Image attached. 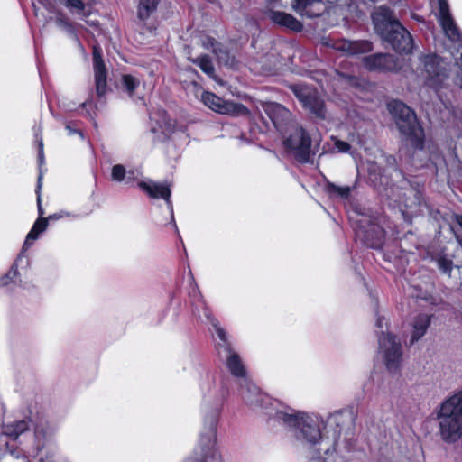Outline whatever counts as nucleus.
<instances>
[{
	"label": "nucleus",
	"instance_id": "nucleus-5",
	"mask_svg": "<svg viewBox=\"0 0 462 462\" xmlns=\"http://www.w3.org/2000/svg\"><path fill=\"white\" fill-rule=\"evenodd\" d=\"M282 144L288 154L300 164L312 163L316 155L315 147L309 133L298 124H291L290 129L282 134Z\"/></svg>",
	"mask_w": 462,
	"mask_h": 462
},
{
	"label": "nucleus",
	"instance_id": "nucleus-45",
	"mask_svg": "<svg viewBox=\"0 0 462 462\" xmlns=\"http://www.w3.org/2000/svg\"><path fill=\"white\" fill-rule=\"evenodd\" d=\"M184 462H202V447L198 446L195 448L193 455L187 457Z\"/></svg>",
	"mask_w": 462,
	"mask_h": 462
},
{
	"label": "nucleus",
	"instance_id": "nucleus-19",
	"mask_svg": "<svg viewBox=\"0 0 462 462\" xmlns=\"http://www.w3.org/2000/svg\"><path fill=\"white\" fill-rule=\"evenodd\" d=\"M239 387L242 399L252 409L263 408L264 403L268 402V398L250 381H248L247 383H241Z\"/></svg>",
	"mask_w": 462,
	"mask_h": 462
},
{
	"label": "nucleus",
	"instance_id": "nucleus-55",
	"mask_svg": "<svg viewBox=\"0 0 462 462\" xmlns=\"http://www.w3.org/2000/svg\"><path fill=\"white\" fill-rule=\"evenodd\" d=\"M194 62L202 69V56H198Z\"/></svg>",
	"mask_w": 462,
	"mask_h": 462
},
{
	"label": "nucleus",
	"instance_id": "nucleus-15",
	"mask_svg": "<svg viewBox=\"0 0 462 462\" xmlns=\"http://www.w3.org/2000/svg\"><path fill=\"white\" fill-rule=\"evenodd\" d=\"M138 187L152 199H162L165 200L171 214V224L178 232L177 225L173 216V205L171 200V191L168 184L149 181H139Z\"/></svg>",
	"mask_w": 462,
	"mask_h": 462
},
{
	"label": "nucleus",
	"instance_id": "nucleus-27",
	"mask_svg": "<svg viewBox=\"0 0 462 462\" xmlns=\"http://www.w3.org/2000/svg\"><path fill=\"white\" fill-rule=\"evenodd\" d=\"M72 14L79 19H85L91 14V9L96 0H59Z\"/></svg>",
	"mask_w": 462,
	"mask_h": 462
},
{
	"label": "nucleus",
	"instance_id": "nucleus-17",
	"mask_svg": "<svg viewBox=\"0 0 462 462\" xmlns=\"http://www.w3.org/2000/svg\"><path fill=\"white\" fill-rule=\"evenodd\" d=\"M93 69L95 77L96 92L98 97L105 96L107 87V72L98 47L93 48Z\"/></svg>",
	"mask_w": 462,
	"mask_h": 462
},
{
	"label": "nucleus",
	"instance_id": "nucleus-26",
	"mask_svg": "<svg viewBox=\"0 0 462 462\" xmlns=\"http://www.w3.org/2000/svg\"><path fill=\"white\" fill-rule=\"evenodd\" d=\"M161 0H139L136 6V20L139 25L145 26L157 13Z\"/></svg>",
	"mask_w": 462,
	"mask_h": 462
},
{
	"label": "nucleus",
	"instance_id": "nucleus-59",
	"mask_svg": "<svg viewBox=\"0 0 462 462\" xmlns=\"http://www.w3.org/2000/svg\"><path fill=\"white\" fill-rule=\"evenodd\" d=\"M39 2H41L42 0H38Z\"/></svg>",
	"mask_w": 462,
	"mask_h": 462
},
{
	"label": "nucleus",
	"instance_id": "nucleus-48",
	"mask_svg": "<svg viewBox=\"0 0 462 462\" xmlns=\"http://www.w3.org/2000/svg\"><path fill=\"white\" fill-rule=\"evenodd\" d=\"M336 147L342 152H346L350 150V144L344 141H337Z\"/></svg>",
	"mask_w": 462,
	"mask_h": 462
},
{
	"label": "nucleus",
	"instance_id": "nucleus-43",
	"mask_svg": "<svg viewBox=\"0 0 462 462\" xmlns=\"http://www.w3.org/2000/svg\"><path fill=\"white\" fill-rule=\"evenodd\" d=\"M142 176L139 169H130L126 171L125 184H132Z\"/></svg>",
	"mask_w": 462,
	"mask_h": 462
},
{
	"label": "nucleus",
	"instance_id": "nucleus-39",
	"mask_svg": "<svg viewBox=\"0 0 462 462\" xmlns=\"http://www.w3.org/2000/svg\"><path fill=\"white\" fill-rule=\"evenodd\" d=\"M327 188L329 192L337 193L338 196H340L343 199L347 198L351 192L350 187H348V186L340 187V186H337L331 182L328 183Z\"/></svg>",
	"mask_w": 462,
	"mask_h": 462
},
{
	"label": "nucleus",
	"instance_id": "nucleus-42",
	"mask_svg": "<svg viewBox=\"0 0 462 462\" xmlns=\"http://www.w3.org/2000/svg\"><path fill=\"white\" fill-rule=\"evenodd\" d=\"M41 234V232H38L35 228L32 227L30 232L26 236V239L24 241L22 252H23L26 247L31 246L32 242L35 241Z\"/></svg>",
	"mask_w": 462,
	"mask_h": 462
},
{
	"label": "nucleus",
	"instance_id": "nucleus-22",
	"mask_svg": "<svg viewBox=\"0 0 462 462\" xmlns=\"http://www.w3.org/2000/svg\"><path fill=\"white\" fill-rule=\"evenodd\" d=\"M333 48L348 55H357L372 50V43L368 41H349L341 39L333 44Z\"/></svg>",
	"mask_w": 462,
	"mask_h": 462
},
{
	"label": "nucleus",
	"instance_id": "nucleus-18",
	"mask_svg": "<svg viewBox=\"0 0 462 462\" xmlns=\"http://www.w3.org/2000/svg\"><path fill=\"white\" fill-rule=\"evenodd\" d=\"M438 3L439 19L446 36L450 41H458L461 33L449 13L448 0H438Z\"/></svg>",
	"mask_w": 462,
	"mask_h": 462
},
{
	"label": "nucleus",
	"instance_id": "nucleus-53",
	"mask_svg": "<svg viewBox=\"0 0 462 462\" xmlns=\"http://www.w3.org/2000/svg\"><path fill=\"white\" fill-rule=\"evenodd\" d=\"M63 217V214L61 212L60 213H54L52 215H50L47 219L48 220H58L60 218H62Z\"/></svg>",
	"mask_w": 462,
	"mask_h": 462
},
{
	"label": "nucleus",
	"instance_id": "nucleus-47",
	"mask_svg": "<svg viewBox=\"0 0 462 462\" xmlns=\"http://www.w3.org/2000/svg\"><path fill=\"white\" fill-rule=\"evenodd\" d=\"M65 128L68 131V134L72 135V134H77L79 135L81 140L84 139V134L82 133V131L79 129L74 128L71 122L66 123Z\"/></svg>",
	"mask_w": 462,
	"mask_h": 462
},
{
	"label": "nucleus",
	"instance_id": "nucleus-14",
	"mask_svg": "<svg viewBox=\"0 0 462 462\" xmlns=\"http://www.w3.org/2000/svg\"><path fill=\"white\" fill-rule=\"evenodd\" d=\"M363 61L368 70L397 72L402 68L399 58L389 53H375L365 56Z\"/></svg>",
	"mask_w": 462,
	"mask_h": 462
},
{
	"label": "nucleus",
	"instance_id": "nucleus-33",
	"mask_svg": "<svg viewBox=\"0 0 462 462\" xmlns=\"http://www.w3.org/2000/svg\"><path fill=\"white\" fill-rule=\"evenodd\" d=\"M191 77L198 76L195 71H190ZM184 89L188 96L193 97L198 101H202V87L193 78L190 81H186Z\"/></svg>",
	"mask_w": 462,
	"mask_h": 462
},
{
	"label": "nucleus",
	"instance_id": "nucleus-57",
	"mask_svg": "<svg viewBox=\"0 0 462 462\" xmlns=\"http://www.w3.org/2000/svg\"><path fill=\"white\" fill-rule=\"evenodd\" d=\"M457 222H458L459 226H461V228H462V217H458Z\"/></svg>",
	"mask_w": 462,
	"mask_h": 462
},
{
	"label": "nucleus",
	"instance_id": "nucleus-24",
	"mask_svg": "<svg viewBox=\"0 0 462 462\" xmlns=\"http://www.w3.org/2000/svg\"><path fill=\"white\" fill-rule=\"evenodd\" d=\"M56 25L62 31H64L80 48L83 49V45L79 40L78 30L82 29L83 25L72 22L64 13H58L55 17Z\"/></svg>",
	"mask_w": 462,
	"mask_h": 462
},
{
	"label": "nucleus",
	"instance_id": "nucleus-13",
	"mask_svg": "<svg viewBox=\"0 0 462 462\" xmlns=\"http://www.w3.org/2000/svg\"><path fill=\"white\" fill-rule=\"evenodd\" d=\"M204 105L212 111L224 115L247 116L250 114L248 108L243 104L223 100L211 92H204Z\"/></svg>",
	"mask_w": 462,
	"mask_h": 462
},
{
	"label": "nucleus",
	"instance_id": "nucleus-9",
	"mask_svg": "<svg viewBox=\"0 0 462 462\" xmlns=\"http://www.w3.org/2000/svg\"><path fill=\"white\" fill-rule=\"evenodd\" d=\"M222 411V404H217L216 407L209 410L207 413L204 427L206 426L208 447L204 448V462H224L223 456L217 445V425ZM206 433L204 432V438Z\"/></svg>",
	"mask_w": 462,
	"mask_h": 462
},
{
	"label": "nucleus",
	"instance_id": "nucleus-28",
	"mask_svg": "<svg viewBox=\"0 0 462 462\" xmlns=\"http://www.w3.org/2000/svg\"><path fill=\"white\" fill-rule=\"evenodd\" d=\"M271 21L276 24L286 27L294 32H301L303 24L290 14L282 11H271L269 14Z\"/></svg>",
	"mask_w": 462,
	"mask_h": 462
},
{
	"label": "nucleus",
	"instance_id": "nucleus-58",
	"mask_svg": "<svg viewBox=\"0 0 462 462\" xmlns=\"http://www.w3.org/2000/svg\"><path fill=\"white\" fill-rule=\"evenodd\" d=\"M189 280L190 282H192V281H193V276H192L191 273H189Z\"/></svg>",
	"mask_w": 462,
	"mask_h": 462
},
{
	"label": "nucleus",
	"instance_id": "nucleus-50",
	"mask_svg": "<svg viewBox=\"0 0 462 462\" xmlns=\"http://www.w3.org/2000/svg\"><path fill=\"white\" fill-rule=\"evenodd\" d=\"M329 421L338 425L339 422L343 421V414L342 413H336V414L331 415L329 417Z\"/></svg>",
	"mask_w": 462,
	"mask_h": 462
},
{
	"label": "nucleus",
	"instance_id": "nucleus-25",
	"mask_svg": "<svg viewBox=\"0 0 462 462\" xmlns=\"http://www.w3.org/2000/svg\"><path fill=\"white\" fill-rule=\"evenodd\" d=\"M56 25L62 31H64L80 48L83 49V45L79 40L78 30L82 29L83 25L72 22L64 13H58L55 17Z\"/></svg>",
	"mask_w": 462,
	"mask_h": 462
},
{
	"label": "nucleus",
	"instance_id": "nucleus-46",
	"mask_svg": "<svg viewBox=\"0 0 462 462\" xmlns=\"http://www.w3.org/2000/svg\"><path fill=\"white\" fill-rule=\"evenodd\" d=\"M48 226V219L45 217H39L33 224L32 227L38 232H44Z\"/></svg>",
	"mask_w": 462,
	"mask_h": 462
},
{
	"label": "nucleus",
	"instance_id": "nucleus-37",
	"mask_svg": "<svg viewBox=\"0 0 462 462\" xmlns=\"http://www.w3.org/2000/svg\"><path fill=\"white\" fill-rule=\"evenodd\" d=\"M126 170L122 164H116L111 170V179L116 182H125Z\"/></svg>",
	"mask_w": 462,
	"mask_h": 462
},
{
	"label": "nucleus",
	"instance_id": "nucleus-21",
	"mask_svg": "<svg viewBox=\"0 0 462 462\" xmlns=\"http://www.w3.org/2000/svg\"><path fill=\"white\" fill-rule=\"evenodd\" d=\"M368 222V229H365L364 226H361L356 235L363 239L367 246L378 249L383 244L384 230L380 226L371 223L370 221Z\"/></svg>",
	"mask_w": 462,
	"mask_h": 462
},
{
	"label": "nucleus",
	"instance_id": "nucleus-35",
	"mask_svg": "<svg viewBox=\"0 0 462 462\" xmlns=\"http://www.w3.org/2000/svg\"><path fill=\"white\" fill-rule=\"evenodd\" d=\"M79 107L85 110V116H89L94 121V125L97 126V122L95 121L97 105L94 104L92 100V97L90 98L87 99L86 101L82 102L79 105Z\"/></svg>",
	"mask_w": 462,
	"mask_h": 462
},
{
	"label": "nucleus",
	"instance_id": "nucleus-36",
	"mask_svg": "<svg viewBox=\"0 0 462 462\" xmlns=\"http://www.w3.org/2000/svg\"><path fill=\"white\" fill-rule=\"evenodd\" d=\"M189 297L190 299L191 305L194 307V310H192L193 314L196 315V310L199 312L198 307L202 301L200 291L197 285L189 291Z\"/></svg>",
	"mask_w": 462,
	"mask_h": 462
},
{
	"label": "nucleus",
	"instance_id": "nucleus-38",
	"mask_svg": "<svg viewBox=\"0 0 462 462\" xmlns=\"http://www.w3.org/2000/svg\"><path fill=\"white\" fill-rule=\"evenodd\" d=\"M204 73L212 78L217 83L222 84V80L215 74V69L211 64V59L204 54Z\"/></svg>",
	"mask_w": 462,
	"mask_h": 462
},
{
	"label": "nucleus",
	"instance_id": "nucleus-31",
	"mask_svg": "<svg viewBox=\"0 0 462 462\" xmlns=\"http://www.w3.org/2000/svg\"><path fill=\"white\" fill-rule=\"evenodd\" d=\"M23 263L28 265V259L23 252H21L9 271L0 278V286H7L9 283L13 282L19 273L18 266Z\"/></svg>",
	"mask_w": 462,
	"mask_h": 462
},
{
	"label": "nucleus",
	"instance_id": "nucleus-23",
	"mask_svg": "<svg viewBox=\"0 0 462 462\" xmlns=\"http://www.w3.org/2000/svg\"><path fill=\"white\" fill-rule=\"evenodd\" d=\"M204 49L210 50L218 63L228 67L234 66L235 58L214 38L204 37Z\"/></svg>",
	"mask_w": 462,
	"mask_h": 462
},
{
	"label": "nucleus",
	"instance_id": "nucleus-44",
	"mask_svg": "<svg viewBox=\"0 0 462 462\" xmlns=\"http://www.w3.org/2000/svg\"><path fill=\"white\" fill-rule=\"evenodd\" d=\"M385 163L388 167H391L393 169V171L396 172V174L402 177V171L396 166L397 162L394 156L393 155H387L385 156Z\"/></svg>",
	"mask_w": 462,
	"mask_h": 462
},
{
	"label": "nucleus",
	"instance_id": "nucleus-1",
	"mask_svg": "<svg viewBox=\"0 0 462 462\" xmlns=\"http://www.w3.org/2000/svg\"><path fill=\"white\" fill-rule=\"evenodd\" d=\"M274 418L289 428L295 439L309 449L308 457L311 460L323 462L322 453L328 454L330 448L326 446L322 438L321 420L319 417L295 411H279L275 412Z\"/></svg>",
	"mask_w": 462,
	"mask_h": 462
},
{
	"label": "nucleus",
	"instance_id": "nucleus-12",
	"mask_svg": "<svg viewBox=\"0 0 462 462\" xmlns=\"http://www.w3.org/2000/svg\"><path fill=\"white\" fill-rule=\"evenodd\" d=\"M421 74L430 86H436L448 78V69L444 60L436 54L421 55Z\"/></svg>",
	"mask_w": 462,
	"mask_h": 462
},
{
	"label": "nucleus",
	"instance_id": "nucleus-30",
	"mask_svg": "<svg viewBox=\"0 0 462 462\" xmlns=\"http://www.w3.org/2000/svg\"><path fill=\"white\" fill-rule=\"evenodd\" d=\"M28 428V421L22 420L11 424H4L2 427V434L15 440L20 435L23 434Z\"/></svg>",
	"mask_w": 462,
	"mask_h": 462
},
{
	"label": "nucleus",
	"instance_id": "nucleus-2",
	"mask_svg": "<svg viewBox=\"0 0 462 462\" xmlns=\"http://www.w3.org/2000/svg\"><path fill=\"white\" fill-rule=\"evenodd\" d=\"M374 30L383 41L402 54L411 52L414 43L409 31L393 15L388 8H380L372 16Z\"/></svg>",
	"mask_w": 462,
	"mask_h": 462
},
{
	"label": "nucleus",
	"instance_id": "nucleus-32",
	"mask_svg": "<svg viewBox=\"0 0 462 462\" xmlns=\"http://www.w3.org/2000/svg\"><path fill=\"white\" fill-rule=\"evenodd\" d=\"M121 84L128 97L134 98V91L140 85V79L131 74H124L121 78Z\"/></svg>",
	"mask_w": 462,
	"mask_h": 462
},
{
	"label": "nucleus",
	"instance_id": "nucleus-4",
	"mask_svg": "<svg viewBox=\"0 0 462 462\" xmlns=\"http://www.w3.org/2000/svg\"><path fill=\"white\" fill-rule=\"evenodd\" d=\"M388 109L394 117L401 134L406 136L415 149L421 150L424 144V131L420 125L415 113L399 100L390 102Z\"/></svg>",
	"mask_w": 462,
	"mask_h": 462
},
{
	"label": "nucleus",
	"instance_id": "nucleus-10",
	"mask_svg": "<svg viewBox=\"0 0 462 462\" xmlns=\"http://www.w3.org/2000/svg\"><path fill=\"white\" fill-rule=\"evenodd\" d=\"M378 345L379 352L383 356L387 370L396 372L402 356L401 342L395 336L382 332L378 336Z\"/></svg>",
	"mask_w": 462,
	"mask_h": 462
},
{
	"label": "nucleus",
	"instance_id": "nucleus-54",
	"mask_svg": "<svg viewBox=\"0 0 462 462\" xmlns=\"http://www.w3.org/2000/svg\"><path fill=\"white\" fill-rule=\"evenodd\" d=\"M383 322H384V318L383 317H381L377 314V318H376V327L378 328H383Z\"/></svg>",
	"mask_w": 462,
	"mask_h": 462
},
{
	"label": "nucleus",
	"instance_id": "nucleus-7",
	"mask_svg": "<svg viewBox=\"0 0 462 462\" xmlns=\"http://www.w3.org/2000/svg\"><path fill=\"white\" fill-rule=\"evenodd\" d=\"M34 446L23 450V462H60L57 448L52 444V430L42 425L34 429Z\"/></svg>",
	"mask_w": 462,
	"mask_h": 462
},
{
	"label": "nucleus",
	"instance_id": "nucleus-52",
	"mask_svg": "<svg viewBox=\"0 0 462 462\" xmlns=\"http://www.w3.org/2000/svg\"><path fill=\"white\" fill-rule=\"evenodd\" d=\"M88 25L91 27H97L99 25V23L97 20H88V17H86L85 19H82Z\"/></svg>",
	"mask_w": 462,
	"mask_h": 462
},
{
	"label": "nucleus",
	"instance_id": "nucleus-51",
	"mask_svg": "<svg viewBox=\"0 0 462 462\" xmlns=\"http://www.w3.org/2000/svg\"><path fill=\"white\" fill-rule=\"evenodd\" d=\"M230 5L235 8H241L244 5L245 0H229Z\"/></svg>",
	"mask_w": 462,
	"mask_h": 462
},
{
	"label": "nucleus",
	"instance_id": "nucleus-49",
	"mask_svg": "<svg viewBox=\"0 0 462 462\" xmlns=\"http://www.w3.org/2000/svg\"><path fill=\"white\" fill-rule=\"evenodd\" d=\"M5 452L10 454L11 456L16 458L20 457V451L13 449L9 442L5 443Z\"/></svg>",
	"mask_w": 462,
	"mask_h": 462
},
{
	"label": "nucleus",
	"instance_id": "nucleus-41",
	"mask_svg": "<svg viewBox=\"0 0 462 462\" xmlns=\"http://www.w3.org/2000/svg\"><path fill=\"white\" fill-rule=\"evenodd\" d=\"M42 179V173H40L39 177H38V180H37L36 190H35L36 195H37V209H38L39 217H43L42 216L44 215V210L42 207V199H41Z\"/></svg>",
	"mask_w": 462,
	"mask_h": 462
},
{
	"label": "nucleus",
	"instance_id": "nucleus-8",
	"mask_svg": "<svg viewBox=\"0 0 462 462\" xmlns=\"http://www.w3.org/2000/svg\"><path fill=\"white\" fill-rule=\"evenodd\" d=\"M290 90L312 116L324 120L327 117V109L324 100L313 86L306 83L289 85Z\"/></svg>",
	"mask_w": 462,
	"mask_h": 462
},
{
	"label": "nucleus",
	"instance_id": "nucleus-6",
	"mask_svg": "<svg viewBox=\"0 0 462 462\" xmlns=\"http://www.w3.org/2000/svg\"><path fill=\"white\" fill-rule=\"evenodd\" d=\"M211 326L213 327L212 335L216 339V336L218 338L217 341V350L219 356L222 353L226 357V367L230 374L239 380V384L247 383L249 379L246 376V369L239 355L233 351L231 343L228 341L227 334L226 330L219 326V322L217 319L206 314Z\"/></svg>",
	"mask_w": 462,
	"mask_h": 462
},
{
	"label": "nucleus",
	"instance_id": "nucleus-16",
	"mask_svg": "<svg viewBox=\"0 0 462 462\" xmlns=\"http://www.w3.org/2000/svg\"><path fill=\"white\" fill-rule=\"evenodd\" d=\"M264 111L273 122L274 127L281 133L290 129V125L294 124L291 122V113L282 105L278 103H269L264 106Z\"/></svg>",
	"mask_w": 462,
	"mask_h": 462
},
{
	"label": "nucleus",
	"instance_id": "nucleus-3",
	"mask_svg": "<svg viewBox=\"0 0 462 462\" xmlns=\"http://www.w3.org/2000/svg\"><path fill=\"white\" fill-rule=\"evenodd\" d=\"M439 435L452 444L462 438V390L446 398L436 411Z\"/></svg>",
	"mask_w": 462,
	"mask_h": 462
},
{
	"label": "nucleus",
	"instance_id": "nucleus-56",
	"mask_svg": "<svg viewBox=\"0 0 462 462\" xmlns=\"http://www.w3.org/2000/svg\"><path fill=\"white\" fill-rule=\"evenodd\" d=\"M61 213L63 214V217H70L72 216V214H70L69 212H65V211H61ZM74 217H79V215H73Z\"/></svg>",
	"mask_w": 462,
	"mask_h": 462
},
{
	"label": "nucleus",
	"instance_id": "nucleus-11",
	"mask_svg": "<svg viewBox=\"0 0 462 462\" xmlns=\"http://www.w3.org/2000/svg\"><path fill=\"white\" fill-rule=\"evenodd\" d=\"M149 115L150 132L153 134V142L164 143L169 140L175 131V121L161 107L153 109Z\"/></svg>",
	"mask_w": 462,
	"mask_h": 462
},
{
	"label": "nucleus",
	"instance_id": "nucleus-34",
	"mask_svg": "<svg viewBox=\"0 0 462 462\" xmlns=\"http://www.w3.org/2000/svg\"><path fill=\"white\" fill-rule=\"evenodd\" d=\"M433 260L436 262L439 270L444 273L450 276L451 272L454 267L453 261L448 258L445 254H438Z\"/></svg>",
	"mask_w": 462,
	"mask_h": 462
},
{
	"label": "nucleus",
	"instance_id": "nucleus-20",
	"mask_svg": "<svg viewBox=\"0 0 462 462\" xmlns=\"http://www.w3.org/2000/svg\"><path fill=\"white\" fill-rule=\"evenodd\" d=\"M326 3L327 0H292L291 7L300 15L313 18L323 13Z\"/></svg>",
	"mask_w": 462,
	"mask_h": 462
},
{
	"label": "nucleus",
	"instance_id": "nucleus-29",
	"mask_svg": "<svg viewBox=\"0 0 462 462\" xmlns=\"http://www.w3.org/2000/svg\"><path fill=\"white\" fill-rule=\"evenodd\" d=\"M431 317L427 314H420L414 320L411 343L420 339L430 325Z\"/></svg>",
	"mask_w": 462,
	"mask_h": 462
},
{
	"label": "nucleus",
	"instance_id": "nucleus-40",
	"mask_svg": "<svg viewBox=\"0 0 462 462\" xmlns=\"http://www.w3.org/2000/svg\"><path fill=\"white\" fill-rule=\"evenodd\" d=\"M35 139L38 143V160L40 165H42L44 162V152H43V141L42 137V130L39 127L38 129H35Z\"/></svg>",
	"mask_w": 462,
	"mask_h": 462
}]
</instances>
